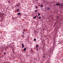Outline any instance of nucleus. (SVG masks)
<instances>
[{
  "mask_svg": "<svg viewBox=\"0 0 63 63\" xmlns=\"http://www.w3.org/2000/svg\"><path fill=\"white\" fill-rule=\"evenodd\" d=\"M59 44V43H58V44Z\"/></svg>",
  "mask_w": 63,
  "mask_h": 63,
  "instance_id": "32",
  "label": "nucleus"
},
{
  "mask_svg": "<svg viewBox=\"0 0 63 63\" xmlns=\"http://www.w3.org/2000/svg\"><path fill=\"white\" fill-rule=\"evenodd\" d=\"M40 15V13H38V16H39Z\"/></svg>",
  "mask_w": 63,
  "mask_h": 63,
  "instance_id": "17",
  "label": "nucleus"
},
{
  "mask_svg": "<svg viewBox=\"0 0 63 63\" xmlns=\"http://www.w3.org/2000/svg\"><path fill=\"white\" fill-rule=\"evenodd\" d=\"M57 18H59V17L58 16H57Z\"/></svg>",
  "mask_w": 63,
  "mask_h": 63,
  "instance_id": "15",
  "label": "nucleus"
},
{
  "mask_svg": "<svg viewBox=\"0 0 63 63\" xmlns=\"http://www.w3.org/2000/svg\"><path fill=\"white\" fill-rule=\"evenodd\" d=\"M41 7H43V5H41Z\"/></svg>",
  "mask_w": 63,
  "mask_h": 63,
  "instance_id": "16",
  "label": "nucleus"
},
{
  "mask_svg": "<svg viewBox=\"0 0 63 63\" xmlns=\"http://www.w3.org/2000/svg\"><path fill=\"white\" fill-rule=\"evenodd\" d=\"M25 31V29H24L23 30V31Z\"/></svg>",
  "mask_w": 63,
  "mask_h": 63,
  "instance_id": "25",
  "label": "nucleus"
},
{
  "mask_svg": "<svg viewBox=\"0 0 63 63\" xmlns=\"http://www.w3.org/2000/svg\"><path fill=\"white\" fill-rule=\"evenodd\" d=\"M56 5H59V6H60V4H59V3L56 4Z\"/></svg>",
  "mask_w": 63,
  "mask_h": 63,
  "instance_id": "7",
  "label": "nucleus"
},
{
  "mask_svg": "<svg viewBox=\"0 0 63 63\" xmlns=\"http://www.w3.org/2000/svg\"><path fill=\"white\" fill-rule=\"evenodd\" d=\"M18 15H20V13H17Z\"/></svg>",
  "mask_w": 63,
  "mask_h": 63,
  "instance_id": "12",
  "label": "nucleus"
},
{
  "mask_svg": "<svg viewBox=\"0 0 63 63\" xmlns=\"http://www.w3.org/2000/svg\"><path fill=\"white\" fill-rule=\"evenodd\" d=\"M38 47H39V45H36V48H37Z\"/></svg>",
  "mask_w": 63,
  "mask_h": 63,
  "instance_id": "8",
  "label": "nucleus"
},
{
  "mask_svg": "<svg viewBox=\"0 0 63 63\" xmlns=\"http://www.w3.org/2000/svg\"><path fill=\"white\" fill-rule=\"evenodd\" d=\"M27 18L26 17H25V19H26Z\"/></svg>",
  "mask_w": 63,
  "mask_h": 63,
  "instance_id": "24",
  "label": "nucleus"
},
{
  "mask_svg": "<svg viewBox=\"0 0 63 63\" xmlns=\"http://www.w3.org/2000/svg\"><path fill=\"white\" fill-rule=\"evenodd\" d=\"M36 16H35L33 18H34V19H35V18H36Z\"/></svg>",
  "mask_w": 63,
  "mask_h": 63,
  "instance_id": "10",
  "label": "nucleus"
},
{
  "mask_svg": "<svg viewBox=\"0 0 63 63\" xmlns=\"http://www.w3.org/2000/svg\"><path fill=\"white\" fill-rule=\"evenodd\" d=\"M26 48H25L23 49L24 51H25V50H26Z\"/></svg>",
  "mask_w": 63,
  "mask_h": 63,
  "instance_id": "9",
  "label": "nucleus"
},
{
  "mask_svg": "<svg viewBox=\"0 0 63 63\" xmlns=\"http://www.w3.org/2000/svg\"><path fill=\"white\" fill-rule=\"evenodd\" d=\"M16 11L17 12H18V11H19V10H18V9H17L16 10Z\"/></svg>",
  "mask_w": 63,
  "mask_h": 63,
  "instance_id": "14",
  "label": "nucleus"
},
{
  "mask_svg": "<svg viewBox=\"0 0 63 63\" xmlns=\"http://www.w3.org/2000/svg\"><path fill=\"white\" fill-rule=\"evenodd\" d=\"M62 42H62H62H62Z\"/></svg>",
  "mask_w": 63,
  "mask_h": 63,
  "instance_id": "30",
  "label": "nucleus"
},
{
  "mask_svg": "<svg viewBox=\"0 0 63 63\" xmlns=\"http://www.w3.org/2000/svg\"><path fill=\"white\" fill-rule=\"evenodd\" d=\"M54 49H51V48L50 49V50L49 51V52L50 53L51 52H53V50Z\"/></svg>",
  "mask_w": 63,
  "mask_h": 63,
  "instance_id": "3",
  "label": "nucleus"
},
{
  "mask_svg": "<svg viewBox=\"0 0 63 63\" xmlns=\"http://www.w3.org/2000/svg\"><path fill=\"white\" fill-rule=\"evenodd\" d=\"M34 41H36V39H34Z\"/></svg>",
  "mask_w": 63,
  "mask_h": 63,
  "instance_id": "13",
  "label": "nucleus"
},
{
  "mask_svg": "<svg viewBox=\"0 0 63 63\" xmlns=\"http://www.w3.org/2000/svg\"><path fill=\"white\" fill-rule=\"evenodd\" d=\"M36 1H37V0H36Z\"/></svg>",
  "mask_w": 63,
  "mask_h": 63,
  "instance_id": "31",
  "label": "nucleus"
},
{
  "mask_svg": "<svg viewBox=\"0 0 63 63\" xmlns=\"http://www.w3.org/2000/svg\"><path fill=\"white\" fill-rule=\"evenodd\" d=\"M37 10H35V12H37Z\"/></svg>",
  "mask_w": 63,
  "mask_h": 63,
  "instance_id": "19",
  "label": "nucleus"
},
{
  "mask_svg": "<svg viewBox=\"0 0 63 63\" xmlns=\"http://www.w3.org/2000/svg\"><path fill=\"white\" fill-rule=\"evenodd\" d=\"M22 33H23V34H24V32H23Z\"/></svg>",
  "mask_w": 63,
  "mask_h": 63,
  "instance_id": "28",
  "label": "nucleus"
},
{
  "mask_svg": "<svg viewBox=\"0 0 63 63\" xmlns=\"http://www.w3.org/2000/svg\"><path fill=\"white\" fill-rule=\"evenodd\" d=\"M24 35H22V37H24Z\"/></svg>",
  "mask_w": 63,
  "mask_h": 63,
  "instance_id": "18",
  "label": "nucleus"
},
{
  "mask_svg": "<svg viewBox=\"0 0 63 63\" xmlns=\"http://www.w3.org/2000/svg\"><path fill=\"white\" fill-rule=\"evenodd\" d=\"M22 48H23V47H24V44H22Z\"/></svg>",
  "mask_w": 63,
  "mask_h": 63,
  "instance_id": "5",
  "label": "nucleus"
},
{
  "mask_svg": "<svg viewBox=\"0 0 63 63\" xmlns=\"http://www.w3.org/2000/svg\"><path fill=\"white\" fill-rule=\"evenodd\" d=\"M44 54V55H45V54Z\"/></svg>",
  "mask_w": 63,
  "mask_h": 63,
  "instance_id": "27",
  "label": "nucleus"
},
{
  "mask_svg": "<svg viewBox=\"0 0 63 63\" xmlns=\"http://www.w3.org/2000/svg\"><path fill=\"white\" fill-rule=\"evenodd\" d=\"M55 24L54 25V26H55Z\"/></svg>",
  "mask_w": 63,
  "mask_h": 63,
  "instance_id": "26",
  "label": "nucleus"
},
{
  "mask_svg": "<svg viewBox=\"0 0 63 63\" xmlns=\"http://www.w3.org/2000/svg\"><path fill=\"white\" fill-rule=\"evenodd\" d=\"M36 8H38V7H37V6H36Z\"/></svg>",
  "mask_w": 63,
  "mask_h": 63,
  "instance_id": "22",
  "label": "nucleus"
},
{
  "mask_svg": "<svg viewBox=\"0 0 63 63\" xmlns=\"http://www.w3.org/2000/svg\"><path fill=\"white\" fill-rule=\"evenodd\" d=\"M39 19H41V17H39Z\"/></svg>",
  "mask_w": 63,
  "mask_h": 63,
  "instance_id": "20",
  "label": "nucleus"
},
{
  "mask_svg": "<svg viewBox=\"0 0 63 63\" xmlns=\"http://www.w3.org/2000/svg\"><path fill=\"white\" fill-rule=\"evenodd\" d=\"M47 11H49L50 10V8L48 7H47Z\"/></svg>",
  "mask_w": 63,
  "mask_h": 63,
  "instance_id": "2",
  "label": "nucleus"
},
{
  "mask_svg": "<svg viewBox=\"0 0 63 63\" xmlns=\"http://www.w3.org/2000/svg\"><path fill=\"white\" fill-rule=\"evenodd\" d=\"M4 55L6 54V53H5V52L4 53Z\"/></svg>",
  "mask_w": 63,
  "mask_h": 63,
  "instance_id": "21",
  "label": "nucleus"
},
{
  "mask_svg": "<svg viewBox=\"0 0 63 63\" xmlns=\"http://www.w3.org/2000/svg\"><path fill=\"white\" fill-rule=\"evenodd\" d=\"M8 3H10V1L8 0Z\"/></svg>",
  "mask_w": 63,
  "mask_h": 63,
  "instance_id": "11",
  "label": "nucleus"
},
{
  "mask_svg": "<svg viewBox=\"0 0 63 63\" xmlns=\"http://www.w3.org/2000/svg\"><path fill=\"white\" fill-rule=\"evenodd\" d=\"M36 50H38V48H37Z\"/></svg>",
  "mask_w": 63,
  "mask_h": 63,
  "instance_id": "23",
  "label": "nucleus"
},
{
  "mask_svg": "<svg viewBox=\"0 0 63 63\" xmlns=\"http://www.w3.org/2000/svg\"><path fill=\"white\" fill-rule=\"evenodd\" d=\"M20 5V3H19L17 4H16V6H17V7H18V6H19V5Z\"/></svg>",
  "mask_w": 63,
  "mask_h": 63,
  "instance_id": "4",
  "label": "nucleus"
},
{
  "mask_svg": "<svg viewBox=\"0 0 63 63\" xmlns=\"http://www.w3.org/2000/svg\"><path fill=\"white\" fill-rule=\"evenodd\" d=\"M54 46H56V41L55 40V39H54Z\"/></svg>",
  "mask_w": 63,
  "mask_h": 63,
  "instance_id": "1",
  "label": "nucleus"
},
{
  "mask_svg": "<svg viewBox=\"0 0 63 63\" xmlns=\"http://www.w3.org/2000/svg\"><path fill=\"white\" fill-rule=\"evenodd\" d=\"M12 19L14 20H16V18L15 17H14L12 18Z\"/></svg>",
  "mask_w": 63,
  "mask_h": 63,
  "instance_id": "6",
  "label": "nucleus"
},
{
  "mask_svg": "<svg viewBox=\"0 0 63 63\" xmlns=\"http://www.w3.org/2000/svg\"><path fill=\"white\" fill-rule=\"evenodd\" d=\"M43 57H45V56H44Z\"/></svg>",
  "mask_w": 63,
  "mask_h": 63,
  "instance_id": "29",
  "label": "nucleus"
}]
</instances>
